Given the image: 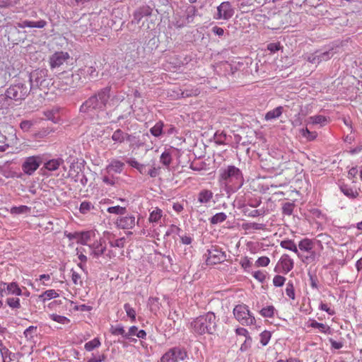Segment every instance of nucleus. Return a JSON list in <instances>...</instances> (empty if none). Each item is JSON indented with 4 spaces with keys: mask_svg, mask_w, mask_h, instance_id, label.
Returning a JSON list of instances; mask_svg holds the SVG:
<instances>
[{
    "mask_svg": "<svg viewBox=\"0 0 362 362\" xmlns=\"http://www.w3.org/2000/svg\"><path fill=\"white\" fill-rule=\"evenodd\" d=\"M30 90L33 93L42 95H47L50 90L53 89L52 79L49 77L47 70L46 69H35L30 74Z\"/></svg>",
    "mask_w": 362,
    "mask_h": 362,
    "instance_id": "1",
    "label": "nucleus"
},
{
    "mask_svg": "<svg viewBox=\"0 0 362 362\" xmlns=\"http://www.w3.org/2000/svg\"><path fill=\"white\" fill-rule=\"evenodd\" d=\"M216 315L209 312L194 319L190 323L192 331L197 334H212L216 330Z\"/></svg>",
    "mask_w": 362,
    "mask_h": 362,
    "instance_id": "2",
    "label": "nucleus"
},
{
    "mask_svg": "<svg viewBox=\"0 0 362 362\" xmlns=\"http://www.w3.org/2000/svg\"><path fill=\"white\" fill-rule=\"evenodd\" d=\"M219 181L232 189H239L243 185V176L241 170L234 166L228 165L219 170Z\"/></svg>",
    "mask_w": 362,
    "mask_h": 362,
    "instance_id": "3",
    "label": "nucleus"
},
{
    "mask_svg": "<svg viewBox=\"0 0 362 362\" xmlns=\"http://www.w3.org/2000/svg\"><path fill=\"white\" fill-rule=\"evenodd\" d=\"M110 88H105L95 95L89 98L81 107L83 111L103 109L110 98Z\"/></svg>",
    "mask_w": 362,
    "mask_h": 362,
    "instance_id": "4",
    "label": "nucleus"
},
{
    "mask_svg": "<svg viewBox=\"0 0 362 362\" xmlns=\"http://www.w3.org/2000/svg\"><path fill=\"white\" fill-rule=\"evenodd\" d=\"M298 249L301 257H299L304 263L310 264L315 261L317 253L313 250L315 242L313 240L305 238L299 241Z\"/></svg>",
    "mask_w": 362,
    "mask_h": 362,
    "instance_id": "5",
    "label": "nucleus"
},
{
    "mask_svg": "<svg viewBox=\"0 0 362 362\" xmlns=\"http://www.w3.org/2000/svg\"><path fill=\"white\" fill-rule=\"evenodd\" d=\"M235 318L243 325L250 326L256 323L255 317L245 304H238L233 308Z\"/></svg>",
    "mask_w": 362,
    "mask_h": 362,
    "instance_id": "6",
    "label": "nucleus"
},
{
    "mask_svg": "<svg viewBox=\"0 0 362 362\" xmlns=\"http://www.w3.org/2000/svg\"><path fill=\"white\" fill-rule=\"evenodd\" d=\"M30 91L25 84L19 83L10 86L6 90V96L15 101H21L26 98Z\"/></svg>",
    "mask_w": 362,
    "mask_h": 362,
    "instance_id": "7",
    "label": "nucleus"
},
{
    "mask_svg": "<svg viewBox=\"0 0 362 362\" xmlns=\"http://www.w3.org/2000/svg\"><path fill=\"white\" fill-rule=\"evenodd\" d=\"M41 163L42 159L40 156L27 157L22 163V170L25 174L31 175L38 169Z\"/></svg>",
    "mask_w": 362,
    "mask_h": 362,
    "instance_id": "8",
    "label": "nucleus"
},
{
    "mask_svg": "<svg viewBox=\"0 0 362 362\" xmlns=\"http://www.w3.org/2000/svg\"><path fill=\"white\" fill-rule=\"evenodd\" d=\"M293 259L288 254H284L279 259L274 268V272L277 273L287 274L293 269Z\"/></svg>",
    "mask_w": 362,
    "mask_h": 362,
    "instance_id": "9",
    "label": "nucleus"
},
{
    "mask_svg": "<svg viewBox=\"0 0 362 362\" xmlns=\"http://www.w3.org/2000/svg\"><path fill=\"white\" fill-rule=\"evenodd\" d=\"M69 240H75L77 243L86 245L95 238V230L70 233L67 235Z\"/></svg>",
    "mask_w": 362,
    "mask_h": 362,
    "instance_id": "10",
    "label": "nucleus"
},
{
    "mask_svg": "<svg viewBox=\"0 0 362 362\" xmlns=\"http://www.w3.org/2000/svg\"><path fill=\"white\" fill-rule=\"evenodd\" d=\"M187 358V353L179 348H174L167 351L161 358L160 362H179Z\"/></svg>",
    "mask_w": 362,
    "mask_h": 362,
    "instance_id": "11",
    "label": "nucleus"
},
{
    "mask_svg": "<svg viewBox=\"0 0 362 362\" xmlns=\"http://www.w3.org/2000/svg\"><path fill=\"white\" fill-rule=\"evenodd\" d=\"M233 14L234 9L232 8L230 3L224 1L217 7V14L214 16V18L216 20H228Z\"/></svg>",
    "mask_w": 362,
    "mask_h": 362,
    "instance_id": "12",
    "label": "nucleus"
},
{
    "mask_svg": "<svg viewBox=\"0 0 362 362\" xmlns=\"http://www.w3.org/2000/svg\"><path fill=\"white\" fill-rule=\"evenodd\" d=\"M70 56L68 52H56L54 53L49 59V63L51 69H55L60 67L63 65L68 59Z\"/></svg>",
    "mask_w": 362,
    "mask_h": 362,
    "instance_id": "13",
    "label": "nucleus"
},
{
    "mask_svg": "<svg viewBox=\"0 0 362 362\" xmlns=\"http://www.w3.org/2000/svg\"><path fill=\"white\" fill-rule=\"evenodd\" d=\"M5 294L19 296L22 295V290L16 282L8 284L0 282V296L3 297Z\"/></svg>",
    "mask_w": 362,
    "mask_h": 362,
    "instance_id": "14",
    "label": "nucleus"
},
{
    "mask_svg": "<svg viewBox=\"0 0 362 362\" xmlns=\"http://www.w3.org/2000/svg\"><path fill=\"white\" fill-rule=\"evenodd\" d=\"M208 252V257L206 259L207 264H216L225 260L226 255L224 252L217 248H212Z\"/></svg>",
    "mask_w": 362,
    "mask_h": 362,
    "instance_id": "15",
    "label": "nucleus"
},
{
    "mask_svg": "<svg viewBox=\"0 0 362 362\" xmlns=\"http://www.w3.org/2000/svg\"><path fill=\"white\" fill-rule=\"evenodd\" d=\"M89 247L91 249V255L98 258L100 256L105 255L106 250V244L105 240L100 238L98 240H95L93 243L89 245Z\"/></svg>",
    "mask_w": 362,
    "mask_h": 362,
    "instance_id": "16",
    "label": "nucleus"
},
{
    "mask_svg": "<svg viewBox=\"0 0 362 362\" xmlns=\"http://www.w3.org/2000/svg\"><path fill=\"white\" fill-rule=\"evenodd\" d=\"M135 217L133 215L118 217L115 224L122 229H132L135 226Z\"/></svg>",
    "mask_w": 362,
    "mask_h": 362,
    "instance_id": "17",
    "label": "nucleus"
},
{
    "mask_svg": "<svg viewBox=\"0 0 362 362\" xmlns=\"http://www.w3.org/2000/svg\"><path fill=\"white\" fill-rule=\"evenodd\" d=\"M19 139L16 135V131L13 127H10L8 142L6 144L0 145V152L6 151L9 147H14L18 145Z\"/></svg>",
    "mask_w": 362,
    "mask_h": 362,
    "instance_id": "18",
    "label": "nucleus"
},
{
    "mask_svg": "<svg viewBox=\"0 0 362 362\" xmlns=\"http://www.w3.org/2000/svg\"><path fill=\"white\" fill-rule=\"evenodd\" d=\"M241 228L245 230V234H252L257 230H264L266 226L264 223L250 222L243 223Z\"/></svg>",
    "mask_w": 362,
    "mask_h": 362,
    "instance_id": "19",
    "label": "nucleus"
},
{
    "mask_svg": "<svg viewBox=\"0 0 362 362\" xmlns=\"http://www.w3.org/2000/svg\"><path fill=\"white\" fill-rule=\"evenodd\" d=\"M213 192L207 189H202L197 194V202L202 205L206 206L213 199Z\"/></svg>",
    "mask_w": 362,
    "mask_h": 362,
    "instance_id": "20",
    "label": "nucleus"
},
{
    "mask_svg": "<svg viewBox=\"0 0 362 362\" xmlns=\"http://www.w3.org/2000/svg\"><path fill=\"white\" fill-rule=\"evenodd\" d=\"M307 327L317 329L319 332L322 334H331V328L329 325L324 323L318 322L315 320L310 319L307 323Z\"/></svg>",
    "mask_w": 362,
    "mask_h": 362,
    "instance_id": "21",
    "label": "nucleus"
},
{
    "mask_svg": "<svg viewBox=\"0 0 362 362\" xmlns=\"http://www.w3.org/2000/svg\"><path fill=\"white\" fill-rule=\"evenodd\" d=\"M280 246L287 250L293 252L298 257H301V254L298 251V249L297 245H296L295 242L293 240L291 239H285L281 241Z\"/></svg>",
    "mask_w": 362,
    "mask_h": 362,
    "instance_id": "22",
    "label": "nucleus"
},
{
    "mask_svg": "<svg viewBox=\"0 0 362 362\" xmlns=\"http://www.w3.org/2000/svg\"><path fill=\"white\" fill-rule=\"evenodd\" d=\"M163 216V211L158 207L151 209L150 211L148 221L152 223H158Z\"/></svg>",
    "mask_w": 362,
    "mask_h": 362,
    "instance_id": "23",
    "label": "nucleus"
},
{
    "mask_svg": "<svg viewBox=\"0 0 362 362\" xmlns=\"http://www.w3.org/2000/svg\"><path fill=\"white\" fill-rule=\"evenodd\" d=\"M119 201H121L122 202L125 204L124 206H115L108 207L107 209V211L108 213L114 214H117V215H123L126 213L127 201L122 198H119Z\"/></svg>",
    "mask_w": 362,
    "mask_h": 362,
    "instance_id": "24",
    "label": "nucleus"
},
{
    "mask_svg": "<svg viewBox=\"0 0 362 362\" xmlns=\"http://www.w3.org/2000/svg\"><path fill=\"white\" fill-rule=\"evenodd\" d=\"M132 336H136L140 339H145L146 333L144 329L139 330L137 327L132 326L129 327V331L126 332L125 338L130 339Z\"/></svg>",
    "mask_w": 362,
    "mask_h": 362,
    "instance_id": "25",
    "label": "nucleus"
},
{
    "mask_svg": "<svg viewBox=\"0 0 362 362\" xmlns=\"http://www.w3.org/2000/svg\"><path fill=\"white\" fill-rule=\"evenodd\" d=\"M308 122L314 125L319 124L323 127L329 122V119L325 116L318 115L308 117Z\"/></svg>",
    "mask_w": 362,
    "mask_h": 362,
    "instance_id": "26",
    "label": "nucleus"
},
{
    "mask_svg": "<svg viewBox=\"0 0 362 362\" xmlns=\"http://www.w3.org/2000/svg\"><path fill=\"white\" fill-rule=\"evenodd\" d=\"M124 163L118 160H113L107 166V170L108 173L114 172L115 173H121L124 168Z\"/></svg>",
    "mask_w": 362,
    "mask_h": 362,
    "instance_id": "27",
    "label": "nucleus"
},
{
    "mask_svg": "<svg viewBox=\"0 0 362 362\" xmlns=\"http://www.w3.org/2000/svg\"><path fill=\"white\" fill-rule=\"evenodd\" d=\"M63 163L64 160L62 158L52 159L45 163V168L49 171H54L57 170Z\"/></svg>",
    "mask_w": 362,
    "mask_h": 362,
    "instance_id": "28",
    "label": "nucleus"
},
{
    "mask_svg": "<svg viewBox=\"0 0 362 362\" xmlns=\"http://www.w3.org/2000/svg\"><path fill=\"white\" fill-rule=\"evenodd\" d=\"M284 108L281 106H279L269 112L265 115L264 119L266 120H272L279 117L283 113Z\"/></svg>",
    "mask_w": 362,
    "mask_h": 362,
    "instance_id": "29",
    "label": "nucleus"
},
{
    "mask_svg": "<svg viewBox=\"0 0 362 362\" xmlns=\"http://www.w3.org/2000/svg\"><path fill=\"white\" fill-rule=\"evenodd\" d=\"M59 296V293L54 289L47 290L43 292L42 294L39 296V298L42 301L45 302L47 300L56 298Z\"/></svg>",
    "mask_w": 362,
    "mask_h": 362,
    "instance_id": "30",
    "label": "nucleus"
},
{
    "mask_svg": "<svg viewBox=\"0 0 362 362\" xmlns=\"http://www.w3.org/2000/svg\"><path fill=\"white\" fill-rule=\"evenodd\" d=\"M148 305L151 311L156 314L160 310L161 304L158 297H151L148 299Z\"/></svg>",
    "mask_w": 362,
    "mask_h": 362,
    "instance_id": "31",
    "label": "nucleus"
},
{
    "mask_svg": "<svg viewBox=\"0 0 362 362\" xmlns=\"http://www.w3.org/2000/svg\"><path fill=\"white\" fill-rule=\"evenodd\" d=\"M129 136L123 132L121 129H117L112 135V139L117 143H122Z\"/></svg>",
    "mask_w": 362,
    "mask_h": 362,
    "instance_id": "32",
    "label": "nucleus"
},
{
    "mask_svg": "<svg viewBox=\"0 0 362 362\" xmlns=\"http://www.w3.org/2000/svg\"><path fill=\"white\" fill-rule=\"evenodd\" d=\"M101 346L100 340L98 337H95L93 339L86 342L84 345V349L87 351H91L93 349L98 348Z\"/></svg>",
    "mask_w": 362,
    "mask_h": 362,
    "instance_id": "33",
    "label": "nucleus"
},
{
    "mask_svg": "<svg viewBox=\"0 0 362 362\" xmlns=\"http://www.w3.org/2000/svg\"><path fill=\"white\" fill-rule=\"evenodd\" d=\"M163 122L161 121L158 122L156 124L150 129L151 134L156 137L160 136L163 134Z\"/></svg>",
    "mask_w": 362,
    "mask_h": 362,
    "instance_id": "34",
    "label": "nucleus"
},
{
    "mask_svg": "<svg viewBox=\"0 0 362 362\" xmlns=\"http://www.w3.org/2000/svg\"><path fill=\"white\" fill-rule=\"evenodd\" d=\"M49 317L52 320H53L56 322H58L59 324H62V325H67L70 322V320L68 317H66L65 316L57 315L56 313H52V314L49 315Z\"/></svg>",
    "mask_w": 362,
    "mask_h": 362,
    "instance_id": "35",
    "label": "nucleus"
},
{
    "mask_svg": "<svg viewBox=\"0 0 362 362\" xmlns=\"http://www.w3.org/2000/svg\"><path fill=\"white\" fill-rule=\"evenodd\" d=\"M124 309L127 313V315L130 318L132 322H134L136 321V310L132 307V305L127 303L124 305Z\"/></svg>",
    "mask_w": 362,
    "mask_h": 362,
    "instance_id": "36",
    "label": "nucleus"
},
{
    "mask_svg": "<svg viewBox=\"0 0 362 362\" xmlns=\"http://www.w3.org/2000/svg\"><path fill=\"white\" fill-rule=\"evenodd\" d=\"M226 218H227V216L225 213H223V212L217 213L211 218L210 223L214 225L221 223L225 221Z\"/></svg>",
    "mask_w": 362,
    "mask_h": 362,
    "instance_id": "37",
    "label": "nucleus"
},
{
    "mask_svg": "<svg viewBox=\"0 0 362 362\" xmlns=\"http://www.w3.org/2000/svg\"><path fill=\"white\" fill-rule=\"evenodd\" d=\"M160 163L165 167H168L172 162V156L170 151H164L160 157Z\"/></svg>",
    "mask_w": 362,
    "mask_h": 362,
    "instance_id": "38",
    "label": "nucleus"
},
{
    "mask_svg": "<svg viewBox=\"0 0 362 362\" xmlns=\"http://www.w3.org/2000/svg\"><path fill=\"white\" fill-rule=\"evenodd\" d=\"M275 308L273 305H268L263 308L260 311V315L264 317H273L274 315Z\"/></svg>",
    "mask_w": 362,
    "mask_h": 362,
    "instance_id": "39",
    "label": "nucleus"
},
{
    "mask_svg": "<svg viewBox=\"0 0 362 362\" xmlns=\"http://www.w3.org/2000/svg\"><path fill=\"white\" fill-rule=\"evenodd\" d=\"M30 208L25 205H21L19 206H13L10 212L12 214H26L30 212Z\"/></svg>",
    "mask_w": 362,
    "mask_h": 362,
    "instance_id": "40",
    "label": "nucleus"
},
{
    "mask_svg": "<svg viewBox=\"0 0 362 362\" xmlns=\"http://www.w3.org/2000/svg\"><path fill=\"white\" fill-rule=\"evenodd\" d=\"M84 249L83 248H77L76 249V255L80 261V263L78 264V267L81 269H83L86 262H87V257L83 254Z\"/></svg>",
    "mask_w": 362,
    "mask_h": 362,
    "instance_id": "41",
    "label": "nucleus"
},
{
    "mask_svg": "<svg viewBox=\"0 0 362 362\" xmlns=\"http://www.w3.org/2000/svg\"><path fill=\"white\" fill-rule=\"evenodd\" d=\"M286 296L291 298V300H295L296 296H295V289L293 283L291 281H289L286 284Z\"/></svg>",
    "mask_w": 362,
    "mask_h": 362,
    "instance_id": "42",
    "label": "nucleus"
},
{
    "mask_svg": "<svg viewBox=\"0 0 362 362\" xmlns=\"http://www.w3.org/2000/svg\"><path fill=\"white\" fill-rule=\"evenodd\" d=\"M301 134L308 141H313L317 136V133L316 132H310L308 128L303 129L301 130Z\"/></svg>",
    "mask_w": 362,
    "mask_h": 362,
    "instance_id": "43",
    "label": "nucleus"
},
{
    "mask_svg": "<svg viewBox=\"0 0 362 362\" xmlns=\"http://www.w3.org/2000/svg\"><path fill=\"white\" fill-rule=\"evenodd\" d=\"M270 263V259L267 256L259 257L255 263L257 267H267Z\"/></svg>",
    "mask_w": 362,
    "mask_h": 362,
    "instance_id": "44",
    "label": "nucleus"
},
{
    "mask_svg": "<svg viewBox=\"0 0 362 362\" xmlns=\"http://www.w3.org/2000/svg\"><path fill=\"white\" fill-rule=\"evenodd\" d=\"M341 190L344 195L349 198H356L358 195V193L356 191H354L353 189L345 185L341 187Z\"/></svg>",
    "mask_w": 362,
    "mask_h": 362,
    "instance_id": "45",
    "label": "nucleus"
},
{
    "mask_svg": "<svg viewBox=\"0 0 362 362\" xmlns=\"http://www.w3.org/2000/svg\"><path fill=\"white\" fill-rule=\"evenodd\" d=\"M260 343L262 346H266L269 342L272 337V333L269 331L264 330L260 334Z\"/></svg>",
    "mask_w": 362,
    "mask_h": 362,
    "instance_id": "46",
    "label": "nucleus"
},
{
    "mask_svg": "<svg viewBox=\"0 0 362 362\" xmlns=\"http://www.w3.org/2000/svg\"><path fill=\"white\" fill-rule=\"evenodd\" d=\"M6 303L12 309H19L21 308L20 299L18 298H8Z\"/></svg>",
    "mask_w": 362,
    "mask_h": 362,
    "instance_id": "47",
    "label": "nucleus"
},
{
    "mask_svg": "<svg viewBox=\"0 0 362 362\" xmlns=\"http://www.w3.org/2000/svg\"><path fill=\"white\" fill-rule=\"evenodd\" d=\"M94 208L93 205L90 202H81L79 208V211L81 214H86L89 212L91 209Z\"/></svg>",
    "mask_w": 362,
    "mask_h": 362,
    "instance_id": "48",
    "label": "nucleus"
},
{
    "mask_svg": "<svg viewBox=\"0 0 362 362\" xmlns=\"http://www.w3.org/2000/svg\"><path fill=\"white\" fill-rule=\"evenodd\" d=\"M286 281V277L281 275H276L273 278L272 283L276 287H281L284 285Z\"/></svg>",
    "mask_w": 362,
    "mask_h": 362,
    "instance_id": "49",
    "label": "nucleus"
},
{
    "mask_svg": "<svg viewBox=\"0 0 362 362\" xmlns=\"http://www.w3.org/2000/svg\"><path fill=\"white\" fill-rule=\"evenodd\" d=\"M37 332L36 326H30L24 331V336L28 339H32Z\"/></svg>",
    "mask_w": 362,
    "mask_h": 362,
    "instance_id": "50",
    "label": "nucleus"
},
{
    "mask_svg": "<svg viewBox=\"0 0 362 362\" xmlns=\"http://www.w3.org/2000/svg\"><path fill=\"white\" fill-rule=\"evenodd\" d=\"M71 280L76 286H82L81 276L74 269H71Z\"/></svg>",
    "mask_w": 362,
    "mask_h": 362,
    "instance_id": "51",
    "label": "nucleus"
},
{
    "mask_svg": "<svg viewBox=\"0 0 362 362\" xmlns=\"http://www.w3.org/2000/svg\"><path fill=\"white\" fill-rule=\"evenodd\" d=\"M110 332L113 335H122L125 338L126 332L124 327L122 326L112 327L110 329Z\"/></svg>",
    "mask_w": 362,
    "mask_h": 362,
    "instance_id": "52",
    "label": "nucleus"
},
{
    "mask_svg": "<svg viewBox=\"0 0 362 362\" xmlns=\"http://www.w3.org/2000/svg\"><path fill=\"white\" fill-rule=\"evenodd\" d=\"M252 276L260 283H263L267 278L265 272L257 270L252 273Z\"/></svg>",
    "mask_w": 362,
    "mask_h": 362,
    "instance_id": "53",
    "label": "nucleus"
},
{
    "mask_svg": "<svg viewBox=\"0 0 362 362\" xmlns=\"http://www.w3.org/2000/svg\"><path fill=\"white\" fill-rule=\"evenodd\" d=\"M28 28H42L46 26L47 22L45 20H40L38 21H28Z\"/></svg>",
    "mask_w": 362,
    "mask_h": 362,
    "instance_id": "54",
    "label": "nucleus"
},
{
    "mask_svg": "<svg viewBox=\"0 0 362 362\" xmlns=\"http://www.w3.org/2000/svg\"><path fill=\"white\" fill-rule=\"evenodd\" d=\"M240 264L245 271H247L252 267V262L248 257H244L240 259Z\"/></svg>",
    "mask_w": 362,
    "mask_h": 362,
    "instance_id": "55",
    "label": "nucleus"
},
{
    "mask_svg": "<svg viewBox=\"0 0 362 362\" xmlns=\"http://www.w3.org/2000/svg\"><path fill=\"white\" fill-rule=\"evenodd\" d=\"M235 333L238 335L245 337V339L249 340V341H252V338L250 337L248 331L245 328L238 327L235 329Z\"/></svg>",
    "mask_w": 362,
    "mask_h": 362,
    "instance_id": "56",
    "label": "nucleus"
},
{
    "mask_svg": "<svg viewBox=\"0 0 362 362\" xmlns=\"http://www.w3.org/2000/svg\"><path fill=\"white\" fill-rule=\"evenodd\" d=\"M180 238V241L184 245H190L192 242V238L191 236L187 235L186 233H181L179 236Z\"/></svg>",
    "mask_w": 362,
    "mask_h": 362,
    "instance_id": "57",
    "label": "nucleus"
},
{
    "mask_svg": "<svg viewBox=\"0 0 362 362\" xmlns=\"http://www.w3.org/2000/svg\"><path fill=\"white\" fill-rule=\"evenodd\" d=\"M51 279V274H41L39 276V279H36V281H42V284L46 286H49L50 284L47 283V281H49Z\"/></svg>",
    "mask_w": 362,
    "mask_h": 362,
    "instance_id": "58",
    "label": "nucleus"
},
{
    "mask_svg": "<svg viewBox=\"0 0 362 362\" xmlns=\"http://www.w3.org/2000/svg\"><path fill=\"white\" fill-rule=\"evenodd\" d=\"M124 243H125V238H121L116 240L114 242H110V245L112 247H117L122 248L124 247Z\"/></svg>",
    "mask_w": 362,
    "mask_h": 362,
    "instance_id": "59",
    "label": "nucleus"
},
{
    "mask_svg": "<svg viewBox=\"0 0 362 362\" xmlns=\"http://www.w3.org/2000/svg\"><path fill=\"white\" fill-rule=\"evenodd\" d=\"M334 55V52H332L331 50H329L327 52H322L319 54V57L322 59V61H327L332 58Z\"/></svg>",
    "mask_w": 362,
    "mask_h": 362,
    "instance_id": "60",
    "label": "nucleus"
},
{
    "mask_svg": "<svg viewBox=\"0 0 362 362\" xmlns=\"http://www.w3.org/2000/svg\"><path fill=\"white\" fill-rule=\"evenodd\" d=\"M200 91L197 88H196L194 90L192 89L190 90L184 91L182 92V95L186 97H192L198 95Z\"/></svg>",
    "mask_w": 362,
    "mask_h": 362,
    "instance_id": "61",
    "label": "nucleus"
},
{
    "mask_svg": "<svg viewBox=\"0 0 362 362\" xmlns=\"http://www.w3.org/2000/svg\"><path fill=\"white\" fill-rule=\"evenodd\" d=\"M86 73L88 74L89 78H94L98 76V72L94 66L87 67Z\"/></svg>",
    "mask_w": 362,
    "mask_h": 362,
    "instance_id": "62",
    "label": "nucleus"
},
{
    "mask_svg": "<svg viewBox=\"0 0 362 362\" xmlns=\"http://www.w3.org/2000/svg\"><path fill=\"white\" fill-rule=\"evenodd\" d=\"M320 309L327 312L330 315H333L335 314L334 310L331 309L326 303H322L320 305Z\"/></svg>",
    "mask_w": 362,
    "mask_h": 362,
    "instance_id": "63",
    "label": "nucleus"
},
{
    "mask_svg": "<svg viewBox=\"0 0 362 362\" xmlns=\"http://www.w3.org/2000/svg\"><path fill=\"white\" fill-rule=\"evenodd\" d=\"M105 359L104 355H98V356H93L88 359L86 362H103Z\"/></svg>",
    "mask_w": 362,
    "mask_h": 362,
    "instance_id": "64",
    "label": "nucleus"
}]
</instances>
